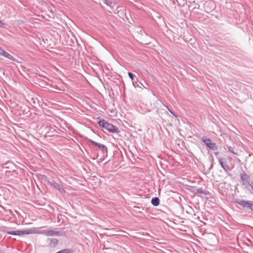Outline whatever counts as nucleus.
<instances>
[{
  "mask_svg": "<svg viewBox=\"0 0 253 253\" xmlns=\"http://www.w3.org/2000/svg\"><path fill=\"white\" fill-rule=\"evenodd\" d=\"M89 141L93 145H94V146L97 147L99 149H100L102 152L103 153H104V152H107L108 151V148L107 147L103 145V144H101L100 143H99L98 142H96L92 140H89Z\"/></svg>",
  "mask_w": 253,
  "mask_h": 253,
  "instance_id": "obj_7",
  "label": "nucleus"
},
{
  "mask_svg": "<svg viewBox=\"0 0 253 253\" xmlns=\"http://www.w3.org/2000/svg\"><path fill=\"white\" fill-rule=\"evenodd\" d=\"M132 84L133 85V86L136 87H141V86H143V84L141 83H138L137 82H134L133 81V83H132Z\"/></svg>",
  "mask_w": 253,
  "mask_h": 253,
  "instance_id": "obj_15",
  "label": "nucleus"
},
{
  "mask_svg": "<svg viewBox=\"0 0 253 253\" xmlns=\"http://www.w3.org/2000/svg\"><path fill=\"white\" fill-rule=\"evenodd\" d=\"M227 148H228V151L229 152H230L231 153H233L234 155L237 154V153L234 151L233 148H232L231 146H228Z\"/></svg>",
  "mask_w": 253,
  "mask_h": 253,
  "instance_id": "obj_17",
  "label": "nucleus"
},
{
  "mask_svg": "<svg viewBox=\"0 0 253 253\" xmlns=\"http://www.w3.org/2000/svg\"><path fill=\"white\" fill-rule=\"evenodd\" d=\"M8 53H7V52H6L4 50H3V51L2 52V53L1 56H3L6 57Z\"/></svg>",
  "mask_w": 253,
  "mask_h": 253,
  "instance_id": "obj_21",
  "label": "nucleus"
},
{
  "mask_svg": "<svg viewBox=\"0 0 253 253\" xmlns=\"http://www.w3.org/2000/svg\"><path fill=\"white\" fill-rule=\"evenodd\" d=\"M48 183L50 186H51L56 190H59L60 192H65L63 186L61 184L56 183L54 180H52L51 181L49 180L48 181Z\"/></svg>",
  "mask_w": 253,
  "mask_h": 253,
  "instance_id": "obj_6",
  "label": "nucleus"
},
{
  "mask_svg": "<svg viewBox=\"0 0 253 253\" xmlns=\"http://www.w3.org/2000/svg\"><path fill=\"white\" fill-rule=\"evenodd\" d=\"M128 75L130 79L131 80V81L133 82L134 80V75L130 72L128 73Z\"/></svg>",
  "mask_w": 253,
  "mask_h": 253,
  "instance_id": "obj_19",
  "label": "nucleus"
},
{
  "mask_svg": "<svg viewBox=\"0 0 253 253\" xmlns=\"http://www.w3.org/2000/svg\"><path fill=\"white\" fill-rule=\"evenodd\" d=\"M104 3L107 5L111 7H114L115 6V3L110 0H102Z\"/></svg>",
  "mask_w": 253,
  "mask_h": 253,
  "instance_id": "obj_14",
  "label": "nucleus"
},
{
  "mask_svg": "<svg viewBox=\"0 0 253 253\" xmlns=\"http://www.w3.org/2000/svg\"><path fill=\"white\" fill-rule=\"evenodd\" d=\"M167 107V108L168 109V110L169 111V112L172 114L175 117H176V116L175 115V114L172 111H171L169 108L168 106H166Z\"/></svg>",
  "mask_w": 253,
  "mask_h": 253,
  "instance_id": "obj_22",
  "label": "nucleus"
},
{
  "mask_svg": "<svg viewBox=\"0 0 253 253\" xmlns=\"http://www.w3.org/2000/svg\"><path fill=\"white\" fill-rule=\"evenodd\" d=\"M235 203L238 204L242 207L244 209H247L253 211V202L252 201H245L240 199H236L234 201Z\"/></svg>",
  "mask_w": 253,
  "mask_h": 253,
  "instance_id": "obj_3",
  "label": "nucleus"
},
{
  "mask_svg": "<svg viewBox=\"0 0 253 253\" xmlns=\"http://www.w3.org/2000/svg\"><path fill=\"white\" fill-rule=\"evenodd\" d=\"M151 204L155 207L158 206L160 204V200L159 198H153L151 200Z\"/></svg>",
  "mask_w": 253,
  "mask_h": 253,
  "instance_id": "obj_13",
  "label": "nucleus"
},
{
  "mask_svg": "<svg viewBox=\"0 0 253 253\" xmlns=\"http://www.w3.org/2000/svg\"><path fill=\"white\" fill-rule=\"evenodd\" d=\"M197 192L199 193H202L205 194L204 191L202 188H199L197 189Z\"/></svg>",
  "mask_w": 253,
  "mask_h": 253,
  "instance_id": "obj_20",
  "label": "nucleus"
},
{
  "mask_svg": "<svg viewBox=\"0 0 253 253\" xmlns=\"http://www.w3.org/2000/svg\"><path fill=\"white\" fill-rule=\"evenodd\" d=\"M4 25V24L2 22V21L0 19V27H2Z\"/></svg>",
  "mask_w": 253,
  "mask_h": 253,
  "instance_id": "obj_23",
  "label": "nucleus"
},
{
  "mask_svg": "<svg viewBox=\"0 0 253 253\" xmlns=\"http://www.w3.org/2000/svg\"><path fill=\"white\" fill-rule=\"evenodd\" d=\"M202 141L211 150L217 149V147L215 143L212 142V140L210 138H207L205 136L203 137Z\"/></svg>",
  "mask_w": 253,
  "mask_h": 253,
  "instance_id": "obj_4",
  "label": "nucleus"
},
{
  "mask_svg": "<svg viewBox=\"0 0 253 253\" xmlns=\"http://www.w3.org/2000/svg\"><path fill=\"white\" fill-rule=\"evenodd\" d=\"M98 123L100 126L107 130L110 132L119 133L120 132L117 127L110 123H109L105 120L102 119L101 120H100Z\"/></svg>",
  "mask_w": 253,
  "mask_h": 253,
  "instance_id": "obj_1",
  "label": "nucleus"
},
{
  "mask_svg": "<svg viewBox=\"0 0 253 253\" xmlns=\"http://www.w3.org/2000/svg\"><path fill=\"white\" fill-rule=\"evenodd\" d=\"M204 7L206 10H211V9H213L214 8V5L212 1H206L204 4Z\"/></svg>",
  "mask_w": 253,
  "mask_h": 253,
  "instance_id": "obj_10",
  "label": "nucleus"
},
{
  "mask_svg": "<svg viewBox=\"0 0 253 253\" xmlns=\"http://www.w3.org/2000/svg\"><path fill=\"white\" fill-rule=\"evenodd\" d=\"M2 228L1 231L13 235H23L35 233L34 231L31 229L24 230L8 231L6 230L7 228L5 227H3Z\"/></svg>",
  "mask_w": 253,
  "mask_h": 253,
  "instance_id": "obj_2",
  "label": "nucleus"
},
{
  "mask_svg": "<svg viewBox=\"0 0 253 253\" xmlns=\"http://www.w3.org/2000/svg\"><path fill=\"white\" fill-rule=\"evenodd\" d=\"M44 234L46 236H52L54 235L60 236L61 233L59 231H55L52 230H49L44 231Z\"/></svg>",
  "mask_w": 253,
  "mask_h": 253,
  "instance_id": "obj_9",
  "label": "nucleus"
},
{
  "mask_svg": "<svg viewBox=\"0 0 253 253\" xmlns=\"http://www.w3.org/2000/svg\"><path fill=\"white\" fill-rule=\"evenodd\" d=\"M218 162L222 168L226 173H228L231 170V169L230 168L229 166L226 164V160L225 158H219L218 159Z\"/></svg>",
  "mask_w": 253,
  "mask_h": 253,
  "instance_id": "obj_5",
  "label": "nucleus"
},
{
  "mask_svg": "<svg viewBox=\"0 0 253 253\" xmlns=\"http://www.w3.org/2000/svg\"><path fill=\"white\" fill-rule=\"evenodd\" d=\"M48 243L51 248H54L58 244V240L55 238H51L48 240Z\"/></svg>",
  "mask_w": 253,
  "mask_h": 253,
  "instance_id": "obj_11",
  "label": "nucleus"
},
{
  "mask_svg": "<svg viewBox=\"0 0 253 253\" xmlns=\"http://www.w3.org/2000/svg\"><path fill=\"white\" fill-rule=\"evenodd\" d=\"M7 59H9L12 61H15V59L11 55H10V54L8 53L6 57H5Z\"/></svg>",
  "mask_w": 253,
  "mask_h": 253,
  "instance_id": "obj_18",
  "label": "nucleus"
},
{
  "mask_svg": "<svg viewBox=\"0 0 253 253\" xmlns=\"http://www.w3.org/2000/svg\"><path fill=\"white\" fill-rule=\"evenodd\" d=\"M218 154H219V153H218V152H214V154L215 155H218Z\"/></svg>",
  "mask_w": 253,
  "mask_h": 253,
  "instance_id": "obj_25",
  "label": "nucleus"
},
{
  "mask_svg": "<svg viewBox=\"0 0 253 253\" xmlns=\"http://www.w3.org/2000/svg\"><path fill=\"white\" fill-rule=\"evenodd\" d=\"M4 50H3L0 47V55H1L2 52Z\"/></svg>",
  "mask_w": 253,
  "mask_h": 253,
  "instance_id": "obj_24",
  "label": "nucleus"
},
{
  "mask_svg": "<svg viewBox=\"0 0 253 253\" xmlns=\"http://www.w3.org/2000/svg\"><path fill=\"white\" fill-rule=\"evenodd\" d=\"M51 130V131H48L47 132V133L48 134V136H52V135H55V133H56V130L54 129V128H51L50 129Z\"/></svg>",
  "mask_w": 253,
  "mask_h": 253,
  "instance_id": "obj_16",
  "label": "nucleus"
},
{
  "mask_svg": "<svg viewBox=\"0 0 253 253\" xmlns=\"http://www.w3.org/2000/svg\"><path fill=\"white\" fill-rule=\"evenodd\" d=\"M240 177L243 185L249 182V180L250 179V176L248 175L244 171H243V172L240 174Z\"/></svg>",
  "mask_w": 253,
  "mask_h": 253,
  "instance_id": "obj_8",
  "label": "nucleus"
},
{
  "mask_svg": "<svg viewBox=\"0 0 253 253\" xmlns=\"http://www.w3.org/2000/svg\"><path fill=\"white\" fill-rule=\"evenodd\" d=\"M246 189L251 193L253 194V186L249 182L246 183V184H244Z\"/></svg>",
  "mask_w": 253,
  "mask_h": 253,
  "instance_id": "obj_12",
  "label": "nucleus"
}]
</instances>
